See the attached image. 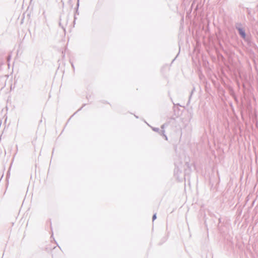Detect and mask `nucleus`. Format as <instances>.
<instances>
[{"label": "nucleus", "mask_w": 258, "mask_h": 258, "mask_svg": "<svg viewBox=\"0 0 258 258\" xmlns=\"http://www.w3.org/2000/svg\"><path fill=\"white\" fill-rule=\"evenodd\" d=\"M239 32L243 38H245V34L244 31L242 29H239Z\"/></svg>", "instance_id": "f257e3e1"}, {"label": "nucleus", "mask_w": 258, "mask_h": 258, "mask_svg": "<svg viewBox=\"0 0 258 258\" xmlns=\"http://www.w3.org/2000/svg\"><path fill=\"white\" fill-rule=\"evenodd\" d=\"M156 218V215H154L153 216V220H154Z\"/></svg>", "instance_id": "f03ea898"}]
</instances>
